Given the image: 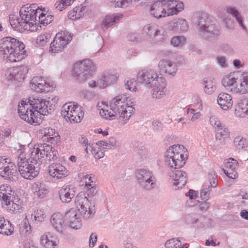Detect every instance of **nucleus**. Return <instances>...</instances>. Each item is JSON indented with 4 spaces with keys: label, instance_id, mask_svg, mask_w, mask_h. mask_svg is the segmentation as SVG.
I'll return each instance as SVG.
<instances>
[{
    "label": "nucleus",
    "instance_id": "1",
    "mask_svg": "<svg viewBox=\"0 0 248 248\" xmlns=\"http://www.w3.org/2000/svg\"><path fill=\"white\" fill-rule=\"evenodd\" d=\"M51 151V146L46 143L38 144L34 147L31 153L30 157L27 159L23 154L17 158V166L21 175L24 178L31 180L39 174L42 163L41 159L45 156L47 157L48 153Z\"/></svg>",
    "mask_w": 248,
    "mask_h": 248
},
{
    "label": "nucleus",
    "instance_id": "2",
    "mask_svg": "<svg viewBox=\"0 0 248 248\" xmlns=\"http://www.w3.org/2000/svg\"><path fill=\"white\" fill-rule=\"evenodd\" d=\"M165 163L174 170L170 177L174 181L173 185L178 188L183 187L186 183V173L177 169L182 167L188 158L187 149L182 145H173L167 150Z\"/></svg>",
    "mask_w": 248,
    "mask_h": 248
},
{
    "label": "nucleus",
    "instance_id": "3",
    "mask_svg": "<svg viewBox=\"0 0 248 248\" xmlns=\"http://www.w3.org/2000/svg\"><path fill=\"white\" fill-rule=\"evenodd\" d=\"M0 54L4 59L11 62L20 61L27 56L24 44L10 36L0 40Z\"/></svg>",
    "mask_w": 248,
    "mask_h": 248
},
{
    "label": "nucleus",
    "instance_id": "4",
    "mask_svg": "<svg viewBox=\"0 0 248 248\" xmlns=\"http://www.w3.org/2000/svg\"><path fill=\"white\" fill-rule=\"evenodd\" d=\"M138 80L148 87L152 88L153 98L159 99L165 94L166 80L163 76H159L156 71L152 69L140 70L138 74Z\"/></svg>",
    "mask_w": 248,
    "mask_h": 248
},
{
    "label": "nucleus",
    "instance_id": "5",
    "mask_svg": "<svg viewBox=\"0 0 248 248\" xmlns=\"http://www.w3.org/2000/svg\"><path fill=\"white\" fill-rule=\"evenodd\" d=\"M196 28L200 35L210 40L218 36L220 31L213 22L205 13H201L196 22Z\"/></svg>",
    "mask_w": 248,
    "mask_h": 248
},
{
    "label": "nucleus",
    "instance_id": "6",
    "mask_svg": "<svg viewBox=\"0 0 248 248\" xmlns=\"http://www.w3.org/2000/svg\"><path fill=\"white\" fill-rule=\"evenodd\" d=\"M95 69L94 63L92 61L86 59L75 64L72 74L77 80L83 82L92 75Z\"/></svg>",
    "mask_w": 248,
    "mask_h": 248
},
{
    "label": "nucleus",
    "instance_id": "7",
    "mask_svg": "<svg viewBox=\"0 0 248 248\" xmlns=\"http://www.w3.org/2000/svg\"><path fill=\"white\" fill-rule=\"evenodd\" d=\"M75 204L82 217L87 219L94 215L95 213L94 199L87 198L85 194L79 193L75 198Z\"/></svg>",
    "mask_w": 248,
    "mask_h": 248
},
{
    "label": "nucleus",
    "instance_id": "8",
    "mask_svg": "<svg viewBox=\"0 0 248 248\" xmlns=\"http://www.w3.org/2000/svg\"><path fill=\"white\" fill-rule=\"evenodd\" d=\"M18 113L22 119L32 125H36L40 123V115L24 101L18 104Z\"/></svg>",
    "mask_w": 248,
    "mask_h": 248
},
{
    "label": "nucleus",
    "instance_id": "9",
    "mask_svg": "<svg viewBox=\"0 0 248 248\" xmlns=\"http://www.w3.org/2000/svg\"><path fill=\"white\" fill-rule=\"evenodd\" d=\"M28 99L29 106L40 115H47L51 113L52 108H48L49 101H46L41 97L34 95L29 97Z\"/></svg>",
    "mask_w": 248,
    "mask_h": 248
},
{
    "label": "nucleus",
    "instance_id": "10",
    "mask_svg": "<svg viewBox=\"0 0 248 248\" xmlns=\"http://www.w3.org/2000/svg\"><path fill=\"white\" fill-rule=\"evenodd\" d=\"M136 177L140 186L146 190L154 188L156 184L155 179L150 170L140 169L137 170Z\"/></svg>",
    "mask_w": 248,
    "mask_h": 248
},
{
    "label": "nucleus",
    "instance_id": "11",
    "mask_svg": "<svg viewBox=\"0 0 248 248\" xmlns=\"http://www.w3.org/2000/svg\"><path fill=\"white\" fill-rule=\"evenodd\" d=\"M38 9L36 10L29 8L22 7L19 11V15L21 20L23 24V28L25 30L31 29L34 24H36V17L38 13Z\"/></svg>",
    "mask_w": 248,
    "mask_h": 248
},
{
    "label": "nucleus",
    "instance_id": "12",
    "mask_svg": "<svg viewBox=\"0 0 248 248\" xmlns=\"http://www.w3.org/2000/svg\"><path fill=\"white\" fill-rule=\"evenodd\" d=\"M28 72L27 66H20L8 68L5 76L8 80H14L19 82L24 80Z\"/></svg>",
    "mask_w": 248,
    "mask_h": 248
},
{
    "label": "nucleus",
    "instance_id": "13",
    "mask_svg": "<svg viewBox=\"0 0 248 248\" xmlns=\"http://www.w3.org/2000/svg\"><path fill=\"white\" fill-rule=\"evenodd\" d=\"M71 40L72 37L70 36H67L62 35L60 33H57L50 45L49 51L53 53L61 52Z\"/></svg>",
    "mask_w": 248,
    "mask_h": 248
},
{
    "label": "nucleus",
    "instance_id": "14",
    "mask_svg": "<svg viewBox=\"0 0 248 248\" xmlns=\"http://www.w3.org/2000/svg\"><path fill=\"white\" fill-rule=\"evenodd\" d=\"M7 159L0 157V175L11 180H14L17 174L16 170L14 169V164L8 162Z\"/></svg>",
    "mask_w": 248,
    "mask_h": 248
},
{
    "label": "nucleus",
    "instance_id": "15",
    "mask_svg": "<svg viewBox=\"0 0 248 248\" xmlns=\"http://www.w3.org/2000/svg\"><path fill=\"white\" fill-rule=\"evenodd\" d=\"M31 86L32 90L37 93H47L53 88V84H50L44 79L42 77H34L31 80Z\"/></svg>",
    "mask_w": 248,
    "mask_h": 248
},
{
    "label": "nucleus",
    "instance_id": "16",
    "mask_svg": "<svg viewBox=\"0 0 248 248\" xmlns=\"http://www.w3.org/2000/svg\"><path fill=\"white\" fill-rule=\"evenodd\" d=\"M127 97L125 94H119L110 102V109L114 112L120 118L122 110L127 105Z\"/></svg>",
    "mask_w": 248,
    "mask_h": 248
},
{
    "label": "nucleus",
    "instance_id": "17",
    "mask_svg": "<svg viewBox=\"0 0 248 248\" xmlns=\"http://www.w3.org/2000/svg\"><path fill=\"white\" fill-rule=\"evenodd\" d=\"M165 2H166V0L154 1L151 5L150 9L151 15L156 18L167 16Z\"/></svg>",
    "mask_w": 248,
    "mask_h": 248
},
{
    "label": "nucleus",
    "instance_id": "18",
    "mask_svg": "<svg viewBox=\"0 0 248 248\" xmlns=\"http://www.w3.org/2000/svg\"><path fill=\"white\" fill-rule=\"evenodd\" d=\"M158 67L161 73L172 76H175L177 71V66L176 63L166 59H163L159 61Z\"/></svg>",
    "mask_w": 248,
    "mask_h": 248
},
{
    "label": "nucleus",
    "instance_id": "19",
    "mask_svg": "<svg viewBox=\"0 0 248 248\" xmlns=\"http://www.w3.org/2000/svg\"><path fill=\"white\" fill-rule=\"evenodd\" d=\"M238 79V81H240V85L238 88L235 87L232 91L234 93H239L240 94H245L248 93V73H241L240 76H235L233 77V79H232V81H235V80Z\"/></svg>",
    "mask_w": 248,
    "mask_h": 248
},
{
    "label": "nucleus",
    "instance_id": "20",
    "mask_svg": "<svg viewBox=\"0 0 248 248\" xmlns=\"http://www.w3.org/2000/svg\"><path fill=\"white\" fill-rule=\"evenodd\" d=\"M49 175L56 179L64 178L68 175V170L60 163H53L49 166Z\"/></svg>",
    "mask_w": 248,
    "mask_h": 248
},
{
    "label": "nucleus",
    "instance_id": "21",
    "mask_svg": "<svg viewBox=\"0 0 248 248\" xmlns=\"http://www.w3.org/2000/svg\"><path fill=\"white\" fill-rule=\"evenodd\" d=\"M235 76H240V72H234L231 73L224 76L221 81L222 85L224 87L226 90L233 93H234V91H232L233 89L232 88H235V87H237L238 88L240 83V81H238V79L235 80V81H232V79H233V77H235Z\"/></svg>",
    "mask_w": 248,
    "mask_h": 248
},
{
    "label": "nucleus",
    "instance_id": "22",
    "mask_svg": "<svg viewBox=\"0 0 248 248\" xmlns=\"http://www.w3.org/2000/svg\"><path fill=\"white\" fill-rule=\"evenodd\" d=\"M64 218L69 223L71 228L77 230L81 227L80 218L77 217L76 211L73 208H71L65 213Z\"/></svg>",
    "mask_w": 248,
    "mask_h": 248
},
{
    "label": "nucleus",
    "instance_id": "23",
    "mask_svg": "<svg viewBox=\"0 0 248 248\" xmlns=\"http://www.w3.org/2000/svg\"><path fill=\"white\" fill-rule=\"evenodd\" d=\"M75 187L73 186H66L59 191V197L63 202L68 203L75 195Z\"/></svg>",
    "mask_w": 248,
    "mask_h": 248
},
{
    "label": "nucleus",
    "instance_id": "24",
    "mask_svg": "<svg viewBox=\"0 0 248 248\" xmlns=\"http://www.w3.org/2000/svg\"><path fill=\"white\" fill-rule=\"evenodd\" d=\"M50 222L55 229L60 233H62L66 229V225L64 222L63 216L59 212L52 215Z\"/></svg>",
    "mask_w": 248,
    "mask_h": 248
},
{
    "label": "nucleus",
    "instance_id": "25",
    "mask_svg": "<svg viewBox=\"0 0 248 248\" xmlns=\"http://www.w3.org/2000/svg\"><path fill=\"white\" fill-rule=\"evenodd\" d=\"M40 243L45 248H55L59 240L56 236L48 232L42 235Z\"/></svg>",
    "mask_w": 248,
    "mask_h": 248
},
{
    "label": "nucleus",
    "instance_id": "26",
    "mask_svg": "<svg viewBox=\"0 0 248 248\" xmlns=\"http://www.w3.org/2000/svg\"><path fill=\"white\" fill-rule=\"evenodd\" d=\"M41 134L43 135L45 140L53 144H57L60 142V136L55 129L50 127H45L41 130Z\"/></svg>",
    "mask_w": 248,
    "mask_h": 248
},
{
    "label": "nucleus",
    "instance_id": "27",
    "mask_svg": "<svg viewBox=\"0 0 248 248\" xmlns=\"http://www.w3.org/2000/svg\"><path fill=\"white\" fill-rule=\"evenodd\" d=\"M217 101L220 108L224 110L230 109L233 104L232 97L227 93H219L217 97Z\"/></svg>",
    "mask_w": 248,
    "mask_h": 248
},
{
    "label": "nucleus",
    "instance_id": "28",
    "mask_svg": "<svg viewBox=\"0 0 248 248\" xmlns=\"http://www.w3.org/2000/svg\"><path fill=\"white\" fill-rule=\"evenodd\" d=\"M234 114L236 117L244 118L248 114V98L240 100L236 106Z\"/></svg>",
    "mask_w": 248,
    "mask_h": 248
},
{
    "label": "nucleus",
    "instance_id": "29",
    "mask_svg": "<svg viewBox=\"0 0 248 248\" xmlns=\"http://www.w3.org/2000/svg\"><path fill=\"white\" fill-rule=\"evenodd\" d=\"M169 24L171 30L175 32L186 31L189 28L187 22L184 19H176L171 20Z\"/></svg>",
    "mask_w": 248,
    "mask_h": 248
},
{
    "label": "nucleus",
    "instance_id": "30",
    "mask_svg": "<svg viewBox=\"0 0 248 248\" xmlns=\"http://www.w3.org/2000/svg\"><path fill=\"white\" fill-rule=\"evenodd\" d=\"M31 191L35 196L43 198L48 193V187L46 185L41 182L34 183L31 186Z\"/></svg>",
    "mask_w": 248,
    "mask_h": 248
},
{
    "label": "nucleus",
    "instance_id": "31",
    "mask_svg": "<svg viewBox=\"0 0 248 248\" xmlns=\"http://www.w3.org/2000/svg\"><path fill=\"white\" fill-rule=\"evenodd\" d=\"M122 15H107L102 21L101 28L103 30H107L110 27L113 25L116 22L120 20L122 18Z\"/></svg>",
    "mask_w": 248,
    "mask_h": 248
},
{
    "label": "nucleus",
    "instance_id": "32",
    "mask_svg": "<svg viewBox=\"0 0 248 248\" xmlns=\"http://www.w3.org/2000/svg\"><path fill=\"white\" fill-rule=\"evenodd\" d=\"M14 232V227L8 220L3 217H0V233L5 235H11Z\"/></svg>",
    "mask_w": 248,
    "mask_h": 248
},
{
    "label": "nucleus",
    "instance_id": "33",
    "mask_svg": "<svg viewBox=\"0 0 248 248\" xmlns=\"http://www.w3.org/2000/svg\"><path fill=\"white\" fill-rule=\"evenodd\" d=\"M12 190L11 186L7 185H2L0 186V200L2 201L4 204H9L11 201Z\"/></svg>",
    "mask_w": 248,
    "mask_h": 248
},
{
    "label": "nucleus",
    "instance_id": "34",
    "mask_svg": "<svg viewBox=\"0 0 248 248\" xmlns=\"http://www.w3.org/2000/svg\"><path fill=\"white\" fill-rule=\"evenodd\" d=\"M208 221H209V219L205 217H201L199 218H196L192 215H188L186 217V221L188 224H196L197 226L199 227L207 226Z\"/></svg>",
    "mask_w": 248,
    "mask_h": 248
},
{
    "label": "nucleus",
    "instance_id": "35",
    "mask_svg": "<svg viewBox=\"0 0 248 248\" xmlns=\"http://www.w3.org/2000/svg\"><path fill=\"white\" fill-rule=\"evenodd\" d=\"M72 114L70 113L68 117L66 118V121H69L71 123H78L81 121L84 117V112L81 107L78 105L76 110H74Z\"/></svg>",
    "mask_w": 248,
    "mask_h": 248
},
{
    "label": "nucleus",
    "instance_id": "36",
    "mask_svg": "<svg viewBox=\"0 0 248 248\" xmlns=\"http://www.w3.org/2000/svg\"><path fill=\"white\" fill-rule=\"evenodd\" d=\"M117 78L116 75L107 74L97 81V85L100 88H104L108 84H111L113 81L116 80Z\"/></svg>",
    "mask_w": 248,
    "mask_h": 248
},
{
    "label": "nucleus",
    "instance_id": "37",
    "mask_svg": "<svg viewBox=\"0 0 248 248\" xmlns=\"http://www.w3.org/2000/svg\"><path fill=\"white\" fill-rule=\"evenodd\" d=\"M202 84L204 92L208 94H211L216 89V83L213 79L209 78H204Z\"/></svg>",
    "mask_w": 248,
    "mask_h": 248
},
{
    "label": "nucleus",
    "instance_id": "38",
    "mask_svg": "<svg viewBox=\"0 0 248 248\" xmlns=\"http://www.w3.org/2000/svg\"><path fill=\"white\" fill-rule=\"evenodd\" d=\"M78 106L77 104H75L73 102H69L65 104L62 107L61 109V115L65 119L70 115V113H74V110H76L77 107Z\"/></svg>",
    "mask_w": 248,
    "mask_h": 248
},
{
    "label": "nucleus",
    "instance_id": "39",
    "mask_svg": "<svg viewBox=\"0 0 248 248\" xmlns=\"http://www.w3.org/2000/svg\"><path fill=\"white\" fill-rule=\"evenodd\" d=\"M17 202L18 203H16L11 200V201L9 202V204L7 203V204H5L7 206V210L9 212L14 214H19L22 213L23 211L24 208L20 202L19 201H18Z\"/></svg>",
    "mask_w": 248,
    "mask_h": 248
},
{
    "label": "nucleus",
    "instance_id": "40",
    "mask_svg": "<svg viewBox=\"0 0 248 248\" xmlns=\"http://www.w3.org/2000/svg\"><path fill=\"white\" fill-rule=\"evenodd\" d=\"M133 105L129 106L128 104L125 105V107H124L125 109L122 110L120 118L125 119L124 120H123L124 124L125 123L126 121L128 120L132 115L133 112L135 109L133 107Z\"/></svg>",
    "mask_w": 248,
    "mask_h": 248
},
{
    "label": "nucleus",
    "instance_id": "41",
    "mask_svg": "<svg viewBox=\"0 0 248 248\" xmlns=\"http://www.w3.org/2000/svg\"><path fill=\"white\" fill-rule=\"evenodd\" d=\"M213 187L211 185L205 183L200 190V196L202 199L207 200L210 197V191Z\"/></svg>",
    "mask_w": 248,
    "mask_h": 248
},
{
    "label": "nucleus",
    "instance_id": "42",
    "mask_svg": "<svg viewBox=\"0 0 248 248\" xmlns=\"http://www.w3.org/2000/svg\"><path fill=\"white\" fill-rule=\"evenodd\" d=\"M157 28L158 26L155 24L146 25L144 27L143 31L148 36L154 38L157 31Z\"/></svg>",
    "mask_w": 248,
    "mask_h": 248
},
{
    "label": "nucleus",
    "instance_id": "43",
    "mask_svg": "<svg viewBox=\"0 0 248 248\" xmlns=\"http://www.w3.org/2000/svg\"><path fill=\"white\" fill-rule=\"evenodd\" d=\"M165 246L166 248H187L184 245L181 246L180 241L177 239L172 238L167 240L165 244Z\"/></svg>",
    "mask_w": 248,
    "mask_h": 248
},
{
    "label": "nucleus",
    "instance_id": "44",
    "mask_svg": "<svg viewBox=\"0 0 248 248\" xmlns=\"http://www.w3.org/2000/svg\"><path fill=\"white\" fill-rule=\"evenodd\" d=\"M100 114L102 117L109 120L115 119L116 117H118L116 114L110 109L108 110L104 108H101Z\"/></svg>",
    "mask_w": 248,
    "mask_h": 248
},
{
    "label": "nucleus",
    "instance_id": "45",
    "mask_svg": "<svg viewBox=\"0 0 248 248\" xmlns=\"http://www.w3.org/2000/svg\"><path fill=\"white\" fill-rule=\"evenodd\" d=\"M88 149L91 150L92 153L93 155H94V157L96 159H100L104 157V149H101L100 148H98L97 151L94 149V148L92 146V145H90L86 148L85 151L86 153H88Z\"/></svg>",
    "mask_w": 248,
    "mask_h": 248
},
{
    "label": "nucleus",
    "instance_id": "46",
    "mask_svg": "<svg viewBox=\"0 0 248 248\" xmlns=\"http://www.w3.org/2000/svg\"><path fill=\"white\" fill-rule=\"evenodd\" d=\"M229 136V131L227 128L223 127L221 125V127H218L217 129V134L216 135L217 140H221L222 139H224L228 137Z\"/></svg>",
    "mask_w": 248,
    "mask_h": 248
},
{
    "label": "nucleus",
    "instance_id": "47",
    "mask_svg": "<svg viewBox=\"0 0 248 248\" xmlns=\"http://www.w3.org/2000/svg\"><path fill=\"white\" fill-rule=\"evenodd\" d=\"M186 41V38L183 36H175L172 37L170 40V44L176 47L184 45Z\"/></svg>",
    "mask_w": 248,
    "mask_h": 248
},
{
    "label": "nucleus",
    "instance_id": "48",
    "mask_svg": "<svg viewBox=\"0 0 248 248\" xmlns=\"http://www.w3.org/2000/svg\"><path fill=\"white\" fill-rule=\"evenodd\" d=\"M208 178L211 186L216 187L217 186V173L213 170H210L208 172Z\"/></svg>",
    "mask_w": 248,
    "mask_h": 248
},
{
    "label": "nucleus",
    "instance_id": "49",
    "mask_svg": "<svg viewBox=\"0 0 248 248\" xmlns=\"http://www.w3.org/2000/svg\"><path fill=\"white\" fill-rule=\"evenodd\" d=\"M184 4L182 2H179V4L175 5L174 7L171 9H167V16L176 15L184 9Z\"/></svg>",
    "mask_w": 248,
    "mask_h": 248
},
{
    "label": "nucleus",
    "instance_id": "50",
    "mask_svg": "<svg viewBox=\"0 0 248 248\" xmlns=\"http://www.w3.org/2000/svg\"><path fill=\"white\" fill-rule=\"evenodd\" d=\"M233 143L234 145L238 149H243L247 147V142L246 140L243 137H236L234 140Z\"/></svg>",
    "mask_w": 248,
    "mask_h": 248
},
{
    "label": "nucleus",
    "instance_id": "51",
    "mask_svg": "<svg viewBox=\"0 0 248 248\" xmlns=\"http://www.w3.org/2000/svg\"><path fill=\"white\" fill-rule=\"evenodd\" d=\"M46 16V14L42 13L39 16V22H40L41 24L44 26H46V25L50 23L53 20V16L50 15H48Z\"/></svg>",
    "mask_w": 248,
    "mask_h": 248
},
{
    "label": "nucleus",
    "instance_id": "52",
    "mask_svg": "<svg viewBox=\"0 0 248 248\" xmlns=\"http://www.w3.org/2000/svg\"><path fill=\"white\" fill-rule=\"evenodd\" d=\"M156 33L155 35L154 38L155 40L161 41L162 40L166 39L167 32L162 27H159L157 29Z\"/></svg>",
    "mask_w": 248,
    "mask_h": 248
},
{
    "label": "nucleus",
    "instance_id": "53",
    "mask_svg": "<svg viewBox=\"0 0 248 248\" xmlns=\"http://www.w3.org/2000/svg\"><path fill=\"white\" fill-rule=\"evenodd\" d=\"M238 163L237 161L232 158H230L228 161L225 164V170H229L230 171L236 170L238 167Z\"/></svg>",
    "mask_w": 248,
    "mask_h": 248
},
{
    "label": "nucleus",
    "instance_id": "54",
    "mask_svg": "<svg viewBox=\"0 0 248 248\" xmlns=\"http://www.w3.org/2000/svg\"><path fill=\"white\" fill-rule=\"evenodd\" d=\"M224 10L227 14L231 15L233 17L239 12L235 7L232 5L225 6L224 8Z\"/></svg>",
    "mask_w": 248,
    "mask_h": 248
},
{
    "label": "nucleus",
    "instance_id": "55",
    "mask_svg": "<svg viewBox=\"0 0 248 248\" xmlns=\"http://www.w3.org/2000/svg\"><path fill=\"white\" fill-rule=\"evenodd\" d=\"M137 82L134 78L129 79L126 82L125 86L126 88L132 92H136L137 88H136Z\"/></svg>",
    "mask_w": 248,
    "mask_h": 248
},
{
    "label": "nucleus",
    "instance_id": "56",
    "mask_svg": "<svg viewBox=\"0 0 248 248\" xmlns=\"http://www.w3.org/2000/svg\"><path fill=\"white\" fill-rule=\"evenodd\" d=\"M46 217L44 211L42 210H36L34 211V219L38 222H42Z\"/></svg>",
    "mask_w": 248,
    "mask_h": 248
},
{
    "label": "nucleus",
    "instance_id": "57",
    "mask_svg": "<svg viewBox=\"0 0 248 248\" xmlns=\"http://www.w3.org/2000/svg\"><path fill=\"white\" fill-rule=\"evenodd\" d=\"M233 18L235 19L236 22L238 23L239 26L243 29V30H246V26L244 23V17L239 12L238 14H237Z\"/></svg>",
    "mask_w": 248,
    "mask_h": 248
},
{
    "label": "nucleus",
    "instance_id": "58",
    "mask_svg": "<svg viewBox=\"0 0 248 248\" xmlns=\"http://www.w3.org/2000/svg\"><path fill=\"white\" fill-rule=\"evenodd\" d=\"M221 20L227 29L231 30L234 28L233 21L229 17H223Z\"/></svg>",
    "mask_w": 248,
    "mask_h": 248
},
{
    "label": "nucleus",
    "instance_id": "59",
    "mask_svg": "<svg viewBox=\"0 0 248 248\" xmlns=\"http://www.w3.org/2000/svg\"><path fill=\"white\" fill-rule=\"evenodd\" d=\"M76 10H77V19L84 16L87 12L86 7L82 5L76 6Z\"/></svg>",
    "mask_w": 248,
    "mask_h": 248
},
{
    "label": "nucleus",
    "instance_id": "60",
    "mask_svg": "<svg viewBox=\"0 0 248 248\" xmlns=\"http://www.w3.org/2000/svg\"><path fill=\"white\" fill-rule=\"evenodd\" d=\"M50 35L49 34L40 35L37 39V43L40 45L44 46L49 40Z\"/></svg>",
    "mask_w": 248,
    "mask_h": 248
},
{
    "label": "nucleus",
    "instance_id": "61",
    "mask_svg": "<svg viewBox=\"0 0 248 248\" xmlns=\"http://www.w3.org/2000/svg\"><path fill=\"white\" fill-rule=\"evenodd\" d=\"M209 121L210 124L215 128H217V129L218 127H221V123H220L218 119L214 116H211L210 118Z\"/></svg>",
    "mask_w": 248,
    "mask_h": 248
},
{
    "label": "nucleus",
    "instance_id": "62",
    "mask_svg": "<svg viewBox=\"0 0 248 248\" xmlns=\"http://www.w3.org/2000/svg\"><path fill=\"white\" fill-rule=\"evenodd\" d=\"M58 152L51 146V151L48 153L46 159L48 160H54L57 157Z\"/></svg>",
    "mask_w": 248,
    "mask_h": 248
},
{
    "label": "nucleus",
    "instance_id": "63",
    "mask_svg": "<svg viewBox=\"0 0 248 248\" xmlns=\"http://www.w3.org/2000/svg\"><path fill=\"white\" fill-rule=\"evenodd\" d=\"M110 2H115V6L124 7H127L129 3L127 0H109Z\"/></svg>",
    "mask_w": 248,
    "mask_h": 248
},
{
    "label": "nucleus",
    "instance_id": "64",
    "mask_svg": "<svg viewBox=\"0 0 248 248\" xmlns=\"http://www.w3.org/2000/svg\"><path fill=\"white\" fill-rule=\"evenodd\" d=\"M10 23L11 25V26L13 28H16L18 26H23V24H22V22L21 20V19L19 18H16V19H11L10 20Z\"/></svg>",
    "mask_w": 248,
    "mask_h": 248
}]
</instances>
